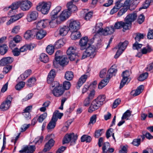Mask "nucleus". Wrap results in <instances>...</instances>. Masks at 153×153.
<instances>
[{
	"mask_svg": "<svg viewBox=\"0 0 153 153\" xmlns=\"http://www.w3.org/2000/svg\"><path fill=\"white\" fill-rule=\"evenodd\" d=\"M54 143L55 141L53 139H50L45 145L44 148L43 150V151L46 152L49 151L53 146Z\"/></svg>",
	"mask_w": 153,
	"mask_h": 153,
	"instance_id": "4be33fe9",
	"label": "nucleus"
},
{
	"mask_svg": "<svg viewBox=\"0 0 153 153\" xmlns=\"http://www.w3.org/2000/svg\"><path fill=\"white\" fill-rule=\"evenodd\" d=\"M64 44L63 40L59 39L55 43L54 46L55 48L58 49L62 47Z\"/></svg>",
	"mask_w": 153,
	"mask_h": 153,
	"instance_id": "e433bc0d",
	"label": "nucleus"
},
{
	"mask_svg": "<svg viewBox=\"0 0 153 153\" xmlns=\"http://www.w3.org/2000/svg\"><path fill=\"white\" fill-rule=\"evenodd\" d=\"M52 91L53 94L55 96L59 97L63 94L64 90L62 85H60L59 86L54 88Z\"/></svg>",
	"mask_w": 153,
	"mask_h": 153,
	"instance_id": "9b49d317",
	"label": "nucleus"
},
{
	"mask_svg": "<svg viewBox=\"0 0 153 153\" xmlns=\"http://www.w3.org/2000/svg\"><path fill=\"white\" fill-rule=\"evenodd\" d=\"M54 46L49 45L46 48V51L49 54L51 55L54 52Z\"/></svg>",
	"mask_w": 153,
	"mask_h": 153,
	"instance_id": "5fc2aeb1",
	"label": "nucleus"
},
{
	"mask_svg": "<svg viewBox=\"0 0 153 153\" xmlns=\"http://www.w3.org/2000/svg\"><path fill=\"white\" fill-rule=\"evenodd\" d=\"M86 51L91 58H94L96 54V47L91 45L89 46L86 49Z\"/></svg>",
	"mask_w": 153,
	"mask_h": 153,
	"instance_id": "412c9836",
	"label": "nucleus"
},
{
	"mask_svg": "<svg viewBox=\"0 0 153 153\" xmlns=\"http://www.w3.org/2000/svg\"><path fill=\"white\" fill-rule=\"evenodd\" d=\"M71 37L73 39L76 40L79 39L81 36V35L79 32L77 31H71Z\"/></svg>",
	"mask_w": 153,
	"mask_h": 153,
	"instance_id": "7c9ffc66",
	"label": "nucleus"
},
{
	"mask_svg": "<svg viewBox=\"0 0 153 153\" xmlns=\"http://www.w3.org/2000/svg\"><path fill=\"white\" fill-rule=\"evenodd\" d=\"M148 74L147 72H145L140 74L138 78L139 81H142L145 79L148 76Z\"/></svg>",
	"mask_w": 153,
	"mask_h": 153,
	"instance_id": "09e8293b",
	"label": "nucleus"
},
{
	"mask_svg": "<svg viewBox=\"0 0 153 153\" xmlns=\"http://www.w3.org/2000/svg\"><path fill=\"white\" fill-rule=\"evenodd\" d=\"M68 58L71 61H74L75 60H77V62L78 61V57L79 55L76 53L71 54V55H68Z\"/></svg>",
	"mask_w": 153,
	"mask_h": 153,
	"instance_id": "3c124183",
	"label": "nucleus"
},
{
	"mask_svg": "<svg viewBox=\"0 0 153 153\" xmlns=\"http://www.w3.org/2000/svg\"><path fill=\"white\" fill-rule=\"evenodd\" d=\"M114 66H112L108 71V74L107 75L106 78L101 80L98 85V87L100 89H102L109 82V79L113 76H115L117 72L116 68H114Z\"/></svg>",
	"mask_w": 153,
	"mask_h": 153,
	"instance_id": "f03ea898",
	"label": "nucleus"
},
{
	"mask_svg": "<svg viewBox=\"0 0 153 153\" xmlns=\"http://www.w3.org/2000/svg\"><path fill=\"white\" fill-rule=\"evenodd\" d=\"M115 30V29L113 26L107 27L105 28L102 34L104 35H107L113 33Z\"/></svg>",
	"mask_w": 153,
	"mask_h": 153,
	"instance_id": "a878e982",
	"label": "nucleus"
},
{
	"mask_svg": "<svg viewBox=\"0 0 153 153\" xmlns=\"http://www.w3.org/2000/svg\"><path fill=\"white\" fill-rule=\"evenodd\" d=\"M133 0H126L123 4L124 7H127L129 8L130 6L132 4H133Z\"/></svg>",
	"mask_w": 153,
	"mask_h": 153,
	"instance_id": "69168bd1",
	"label": "nucleus"
},
{
	"mask_svg": "<svg viewBox=\"0 0 153 153\" xmlns=\"http://www.w3.org/2000/svg\"><path fill=\"white\" fill-rule=\"evenodd\" d=\"M8 48L7 45L3 44L0 45V54L4 55L7 52Z\"/></svg>",
	"mask_w": 153,
	"mask_h": 153,
	"instance_id": "2f4dec72",
	"label": "nucleus"
},
{
	"mask_svg": "<svg viewBox=\"0 0 153 153\" xmlns=\"http://www.w3.org/2000/svg\"><path fill=\"white\" fill-rule=\"evenodd\" d=\"M36 81L35 78L31 77L28 80L27 82V85L28 87H31L35 85Z\"/></svg>",
	"mask_w": 153,
	"mask_h": 153,
	"instance_id": "58836bf2",
	"label": "nucleus"
},
{
	"mask_svg": "<svg viewBox=\"0 0 153 153\" xmlns=\"http://www.w3.org/2000/svg\"><path fill=\"white\" fill-rule=\"evenodd\" d=\"M130 75V73L129 71L126 70L123 72L121 75L123 78L120 83L119 87L120 89L122 88L128 82Z\"/></svg>",
	"mask_w": 153,
	"mask_h": 153,
	"instance_id": "39448f33",
	"label": "nucleus"
},
{
	"mask_svg": "<svg viewBox=\"0 0 153 153\" xmlns=\"http://www.w3.org/2000/svg\"><path fill=\"white\" fill-rule=\"evenodd\" d=\"M128 43V42L127 41H125L123 42H120L117 46H116L113 50L115 51L116 49H118V50L123 52L126 48Z\"/></svg>",
	"mask_w": 153,
	"mask_h": 153,
	"instance_id": "2eb2a0df",
	"label": "nucleus"
},
{
	"mask_svg": "<svg viewBox=\"0 0 153 153\" xmlns=\"http://www.w3.org/2000/svg\"><path fill=\"white\" fill-rule=\"evenodd\" d=\"M136 34V37L135 38L136 42H139L141 39H143L144 36H146V34L139 33H137Z\"/></svg>",
	"mask_w": 153,
	"mask_h": 153,
	"instance_id": "37998d69",
	"label": "nucleus"
},
{
	"mask_svg": "<svg viewBox=\"0 0 153 153\" xmlns=\"http://www.w3.org/2000/svg\"><path fill=\"white\" fill-rule=\"evenodd\" d=\"M138 42H135L133 45V48L134 49L138 50L142 46V44L138 43Z\"/></svg>",
	"mask_w": 153,
	"mask_h": 153,
	"instance_id": "338daca9",
	"label": "nucleus"
},
{
	"mask_svg": "<svg viewBox=\"0 0 153 153\" xmlns=\"http://www.w3.org/2000/svg\"><path fill=\"white\" fill-rule=\"evenodd\" d=\"M80 23L78 21L71 20L69 22V30L70 31H77L80 27Z\"/></svg>",
	"mask_w": 153,
	"mask_h": 153,
	"instance_id": "423d86ee",
	"label": "nucleus"
},
{
	"mask_svg": "<svg viewBox=\"0 0 153 153\" xmlns=\"http://www.w3.org/2000/svg\"><path fill=\"white\" fill-rule=\"evenodd\" d=\"M62 55V52L60 51H57L55 53V59L58 60L59 58L63 56Z\"/></svg>",
	"mask_w": 153,
	"mask_h": 153,
	"instance_id": "052dcab7",
	"label": "nucleus"
},
{
	"mask_svg": "<svg viewBox=\"0 0 153 153\" xmlns=\"http://www.w3.org/2000/svg\"><path fill=\"white\" fill-rule=\"evenodd\" d=\"M10 106V104L5 101L3 102L0 106V108L2 111H4L8 110Z\"/></svg>",
	"mask_w": 153,
	"mask_h": 153,
	"instance_id": "473e14b6",
	"label": "nucleus"
},
{
	"mask_svg": "<svg viewBox=\"0 0 153 153\" xmlns=\"http://www.w3.org/2000/svg\"><path fill=\"white\" fill-rule=\"evenodd\" d=\"M59 34L62 36L66 35L69 30V29L68 26H65L59 27Z\"/></svg>",
	"mask_w": 153,
	"mask_h": 153,
	"instance_id": "bb28decb",
	"label": "nucleus"
},
{
	"mask_svg": "<svg viewBox=\"0 0 153 153\" xmlns=\"http://www.w3.org/2000/svg\"><path fill=\"white\" fill-rule=\"evenodd\" d=\"M102 25L103 24L102 22H99L96 24L95 30L97 33H101L102 34L104 30L102 27Z\"/></svg>",
	"mask_w": 153,
	"mask_h": 153,
	"instance_id": "72a5a7b5",
	"label": "nucleus"
},
{
	"mask_svg": "<svg viewBox=\"0 0 153 153\" xmlns=\"http://www.w3.org/2000/svg\"><path fill=\"white\" fill-rule=\"evenodd\" d=\"M19 6L20 7V1L13 3L9 7V8H12L14 10L17 9Z\"/></svg>",
	"mask_w": 153,
	"mask_h": 153,
	"instance_id": "bf43d9fd",
	"label": "nucleus"
},
{
	"mask_svg": "<svg viewBox=\"0 0 153 153\" xmlns=\"http://www.w3.org/2000/svg\"><path fill=\"white\" fill-rule=\"evenodd\" d=\"M35 36L34 28L31 30H28L25 33L24 38L27 40L33 39Z\"/></svg>",
	"mask_w": 153,
	"mask_h": 153,
	"instance_id": "f3484780",
	"label": "nucleus"
},
{
	"mask_svg": "<svg viewBox=\"0 0 153 153\" xmlns=\"http://www.w3.org/2000/svg\"><path fill=\"white\" fill-rule=\"evenodd\" d=\"M104 132L103 129H100L96 130L95 132L94 137L96 138H98Z\"/></svg>",
	"mask_w": 153,
	"mask_h": 153,
	"instance_id": "6e6d98bb",
	"label": "nucleus"
},
{
	"mask_svg": "<svg viewBox=\"0 0 153 153\" xmlns=\"http://www.w3.org/2000/svg\"><path fill=\"white\" fill-rule=\"evenodd\" d=\"M88 41V38L86 36L82 38L80 40L79 44L81 50H83L86 48V46L87 45Z\"/></svg>",
	"mask_w": 153,
	"mask_h": 153,
	"instance_id": "b1692460",
	"label": "nucleus"
},
{
	"mask_svg": "<svg viewBox=\"0 0 153 153\" xmlns=\"http://www.w3.org/2000/svg\"><path fill=\"white\" fill-rule=\"evenodd\" d=\"M32 71L31 70H28L20 75V77L23 80H25L27 78L31 73Z\"/></svg>",
	"mask_w": 153,
	"mask_h": 153,
	"instance_id": "ea45409f",
	"label": "nucleus"
},
{
	"mask_svg": "<svg viewBox=\"0 0 153 153\" xmlns=\"http://www.w3.org/2000/svg\"><path fill=\"white\" fill-rule=\"evenodd\" d=\"M39 59L40 60L45 63H46L48 62L49 58L46 54L42 53L40 55Z\"/></svg>",
	"mask_w": 153,
	"mask_h": 153,
	"instance_id": "a19ab883",
	"label": "nucleus"
},
{
	"mask_svg": "<svg viewBox=\"0 0 153 153\" xmlns=\"http://www.w3.org/2000/svg\"><path fill=\"white\" fill-rule=\"evenodd\" d=\"M25 85V83L24 82H20L15 86V88L17 90H20L23 88Z\"/></svg>",
	"mask_w": 153,
	"mask_h": 153,
	"instance_id": "864d4df0",
	"label": "nucleus"
},
{
	"mask_svg": "<svg viewBox=\"0 0 153 153\" xmlns=\"http://www.w3.org/2000/svg\"><path fill=\"white\" fill-rule=\"evenodd\" d=\"M49 20L48 19L41 20L38 22L36 28L42 29L45 28L49 24Z\"/></svg>",
	"mask_w": 153,
	"mask_h": 153,
	"instance_id": "dca6fc26",
	"label": "nucleus"
},
{
	"mask_svg": "<svg viewBox=\"0 0 153 153\" xmlns=\"http://www.w3.org/2000/svg\"><path fill=\"white\" fill-rule=\"evenodd\" d=\"M152 51L151 47L148 45L141 49V53L143 54L150 52Z\"/></svg>",
	"mask_w": 153,
	"mask_h": 153,
	"instance_id": "4c0bfd02",
	"label": "nucleus"
},
{
	"mask_svg": "<svg viewBox=\"0 0 153 153\" xmlns=\"http://www.w3.org/2000/svg\"><path fill=\"white\" fill-rule=\"evenodd\" d=\"M51 5V3L50 2H43L39 4L36 7V9L38 11H40L42 14H46L49 12Z\"/></svg>",
	"mask_w": 153,
	"mask_h": 153,
	"instance_id": "7ed1b4c3",
	"label": "nucleus"
},
{
	"mask_svg": "<svg viewBox=\"0 0 153 153\" xmlns=\"http://www.w3.org/2000/svg\"><path fill=\"white\" fill-rule=\"evenodd\" d=\"M10 17H11V18L7 23V25H10V24L18 20V18H17V17H16L15 15H13Z\"/></svg>",
	"mask_w": 153,
	"mask_h": 153,
	"instance_id": "13d9d810",
	"label": "nucleus"
},
{
	"mask_svg": "<svg viewBox=\"0 0 153 153\" xmlns=\"http://www.w3.org/2000/svg\"><path fill=\"white\" fill-rule=\"evenodd\" d=\"M67 6L68 8L67 10L68 12H70L71 14L72 12L75 11L77 10L76 6L73 4L72 1L68 2L67 4Z\"/></svg>",
	"mask_w": 153,
	"mask_h": 153,
	"instance_id": "5701e85b",
	"label": "nucleus"
},
{
	"mask_svg": "<svg viewBox=\"0 0 153 153\" xmlns=\"http://www.w3.org/2000/svg\"><path fill=\"white\" fill-rule=\"evenodd\" d=\"M56 75L55 71L54 69L51 70L48 75L47 78V82L48 83H50L53 80V78Z\"/></svg>",
	"mask_w": 153,
	"mask_h": 153,
	"instance_id": "cd10ccee",
	"label": "nucleus"
},
{
	"mask_svg": "<svg viewBox=\"0 0 153 153\" xmlns=\"http://www.w3.org/2000/svg\"><path fill=\"white\" fill-rule=\"evenodd\" d=\"M147 37L148 39H153V30L150 28L149 29V32L147 35Z\"/></svg>",
	"mask_w": 153,
	"mask_h": 153,
	"instance_id": "774afa93",
	"label": "nucleus"
},
{
	"mask_svg": "<svg viewBox=\"0 0 153 153\" xmlns=\"http://www.w3.org/2000/svg\"><path fill=\"white\" fill-rule=\"evenodd\" d=\"M38 16V12L36 11H33L30 12L27 16V21L30 22L35 20Z\"/></svg>",
	"mask_w": 153,
	"mask_h": 153,
	"instance_id": "aec40b11",
	"label": "nucleus"
},
{
	"mask_svg": "<svg viewBox=\"0 0 153 153\" xmlns=\"http://www.w3.org/2000/svg\"><path fill=\"white\" fill-rule=\"evenodd\" d=\"M78 136L77 135H75L74 133L71 134H67L64 137L63 140V144L69 143L71 141V144H74L75 143L77 139Z\"/></svg>",
	"mask_w": 153,
	"mask_h": 153,
	"instance_id": "20e7f679",
	"label": "nucleus"
},
{
	"mask_svg": "<svg viewBox=\"0 0 153 153\" xmlns=\"http://www.w3.org/2000/svg\"><path fill=\"white\" fill-rule=\"evenodd\" d=\"M91 140V137L87 135H84L82 136L81 138V141L82 142L85 141L87 143L90 142Z\"/></svg>",
	"mask_w": 153,
	"mask_h": 153,
	"instance_id": "79ce46f5",
	"label": "nucleus"
},
{
	"mask_svg": "<svg viewBox=\"0 0 153 153\" xmlns=\"http://www.w3.org/2000/svg\"><path fill=\"white\" fill-rule=\"evenodd\" d=\"M87 78V75L84 74L82 75L79 79L77 82L76 88L77 89H79L80 87L85 82Z\"/></svg>",
	"mask_w": 153,
	"mask_h": 153,
	"instance_id": "393cba45",
	"label": "nucleus"
},
{
	"mask_svg": "<svg viewBox=\"0 0 153 153\" xmlns=\"http://www.w3.org/2000/svg\"><path fill=\"white\" fill-rule=\"evenodd\" d=\"M76 47H71L69 48L67 51V55H71V54L76 53Z\"/></svg>",
	"mask_w": 153,
	"mask_h": 153,
	"instance_id": "de8ad7c7",
	"label": "nucleus"
},
{
	"mask_svg": "<svg viewBox=\"0 0 153 153\" xmlns=\"http://www.w3.org/2000/svg\"><path fill=\"white\" fill-rule=\"evenodd\" d=\"M132 111L129 110H127L123 114L121 119L123 120L125 119L127 117H129L131 116Z\"/></svg>",
	"mask_w": 153,
	"mask_h": 153,
	"instance_id": "8fccbe9b",
	"label": "nucleus"
},
{
	"mask_svg": "<svg viewBox=\"0 0 153 153\" xmlns=\"http://www.w3.org/2000/svg\"><path fill=\"white\" fill-rule=\"evenodd\" d=\"M36 149L35 146H30L25 147L23 149L19 151L20 153H33Z\"/></svg>",
	"mask_w": 153,
	"mask_h": 153,
	"instance_id": "a211bd4d",
	"label": "nucleus"
},
{
	"mask_svg": "<svg viewBox=\"0 0 153 153\" xmlns=\"http://www.w3.org/2000/svg\"><path fill=\"white\" fill-rule=\"evenodd\" d=\"M13 61V59L10 57H7L2 58L0 60V66H4L8 64L11 63Z\"/></svg>",
	"mask_w": 153,
	"mask_h": 153,
	"instance_id": "ddd939ff",
	"label": "nucleus"
},
{
	"mask_svg": "<svg viewBox=\"0 0 153 153\" xmlns=\"http://www.w3.org/2000/svg\"><path fill=\"white\" fill-rule=\"evenodd\" d=\"M151 2V0H146L143 4L142 7L140 8L139 10H140L142 9H146L149 7Z\"/></svg>",
	"mask_w": 153,
	"mask_h": 153,
	"instance_id": "4d7b16f0",
	"label": "nucleus"
},
{
	"mask_svg": "<svg viewBox=\"0 0 153 153\" xmlns=\"http://www.w3.org/2000/svg\"><path fill=\"white\" fill-rule=\"evenodd\" d=\"M137 16L136 13L130 14L125 18V22L121 21L116 22L114 25V27L117 29L123 28V31H125L131 28L132 22L136 19Z\"/></svg>",
	"mask_w": 153,
	"mask_h": 153,
	"instance_id": "f257e3e1",
	"label": "nucleus"
},
{
	"mask_svg": "<svg viewBox=\"0 0 153 153\" xmlns=\"http://www.w3.org/2000/svg\"><path fill=\"white\" fill-rule=\"evenodd\" d=\"M70 12H68L67 10H64L59 16V19L61 22H63L66 20L70 16Z\"/></svg>",
	"mask_w": 153,
	"mask_h": 153,
	"instance_id": "4468645a",
	"label": "nucleus"
},
{
	"mask_svg": "<svg viewBox=\"0 0 153 153\" xmlns=\"http://www.w3.org/2000/svg\"><path fill=\"white\" fill-rule=\"evenodd\" d=\"M105 99V96L104 95H99L95 99L102 105L104 103V102Z\"/></svg>",
	"mask_w": 153,
	"mask_h": 153,
	"instance_id": "c9c22d12",
	"label": "nucleus"
},
{
	"mask_svg": "<svg viewBox=\"0 0 153 153\" xmlns=\"http://www.w3.org/2000/svg\"><path fill=\"white\" fill-rule=\"evenodd\" d=\"M102 105L98 102L95 99L91 102L88 111L92 113L94 111L98 109Z\"/></svg>",
	"mask_w": 153,
	"mask_h": 153,
	"instance_id": "1a4fd4ad",
	"label": "nucleus"
},
{
	"mask_svg": "<svg viewBox=\"0 0 153 153\" xmlns=\"http://www.w3.org/2000/svg\"><path fill=\"white\" fill-rule=\"evenodd\" d=\"M56 120L54 117H52L51 121L48 124L47 128L48 130L54 128L56 126Z\"/></svg>",
	"mask_w": 153,
	"mask_h": 153,
	"instance_id": "c756f323",
	"label": "nucleus"
},
{
	"mask_svg": "<svg viewBox=\"0 0 153 153\" xmlns=\"http://www.w3.org/2000/svg\"><path fill=\"white\" fill-rule=\"evenodd\" d=\"M102 105L98 102L95 99L91 102L88 111L92 113L94 111L98 109Z\"/></svg>",
	"mask_w": 153,
	"mask_h": 153,
	"instance_id": "6e6552de",
	"label": "nucleus"
},
{
	"mask_svg": "<svg viewBox=\"0 0 153 153\" xmlns=\"http://www.w3.org/2000/svg\"><path fill=\"white\" fill-rule=\"evenodd\" d=\"M93 14V12L91 11L86 13L85 15V19L87 21L89 20L92 18Z\"/></svg>",
	"mask_w": 153,
	"mask_h": 153,
	"instance_id": "e2e57ef3",
	"label": "nucleus"
},
{
	"mask_svg": "<svg viewBox=\"0 0 153 153\" xmlns=\"http://www.w3.org/2000/svg\"><path fill=\"white\" fill-rule=\"evenodd\" d=\"M144 89V86L143 85H140L139 86L136 90L135 93L133 94L134 96H136L139 95L142 92Z\"/></svg>",
	"mask_w": 153,
	"mask_h": 153,
	"instance_id": "c03bdc74",
	"label": "nucleus"
},
{
	"mask_svg": "<svg viewBox=\"0 0 153 153\" xmlns=\"http://www.w3.org/2000/svg\"><path fill=\"white\" fill-rule=\"evenodd\" d=\"M65 79L68 80H72L74 77V74L72 71H67L66 72L65 76Z\"/></svg>",
	"mask_w": 153,
	"mask_h": 153,
	"instance_id": "a18cd8bd",
	"label": "nucleus"
},
{
	"mask_svg": "<svg viewBox=\"0 0 153 153\" xmlns=\"http://www.w3.org/2000/svg\"><path fill=\"white\" fill-rule=\"evenodd\" d=\"M35 36L38 39H41L43 38L46 35V32L45 30L42 29L38 28H34Z\"/></svg>",
	"mask_w": 153,
	"mask_h": 153,
	"instance_id": "9d476101",
	"label": "nucleus"
},
{
	"mask_svg": "<svg viewBox=\"0 0 153 153\" xmlns=\"http://www.w3.org/2000/svg\"><path fill=\"white\" fill-rule=\"evenodd\" d=\"M63 115V113H59L58 111H56L54 112L52 117H54V118H55L56 120V121H57V118L59 119H61Z\"/></svg>",
	"mask_w": 153,
	"mask_h": 153,
	"instance_id": "603ef678",
	"label": "nucleus"
},
{
	"mask_svg": "<svg viewBox=\"0 0 153 153\" xmlns=\"http://www.w3.org/2000/svg\"><path fill=\"white\" fill-rule=\"evenodd\" d=\"M71 86L70 82L69 81H65L63 83V88L65 90L69 89Z\"/></svg>",
	"mask_w": 153,
	"mask_h": 153,
	"instance_id": "680f3d73",
	"label": "nucleus"
},
{
	"mask_svg": "<svg viewBox=\"0 0 153 153\" xmlns=\"http://www.w3.org/2000/svg\"><path fill=\"white\" fill-rule=\"evenodd\" d=\"M51 20L49 21V25L51 27H53L56 25L59 24L60 23L59 18L56 19L57 17V14L54 13H53L52 11L51 13Z\"/></svg>",
	"mask_w": 153,
	"mask_h": 153,
	"instance_id": "0eeeda50",
	"label": "nucleus"
},
{
	"mask_svg": "<svg viewBox=\"0 0 153 153\" xmlns=\"http://www.w3.org/2000/svg\"><path fill=\"white\" fill-rule=\"evenodd\" d=\"M31 3L28 1H20V7L23 11L29 10L31 7Z\"/></svg>",
	"mask_w": 153,
	"mask_h": 153,
	"instance_id": "f8f14e48",
	"label": "nucleus"
},
{
	"mask_svg": "<svg viewBox=\"0 0 153 153\" xmlns=\"http://www.w3.org/2000/svg\"><path fill=\"white\" fill-rule=\"evenodd\" d=\"M47 114L46 112H45L42 114L40 115L38 118H37V121L40 123H42L44 120L46 118Z\"/></svg>",
	"mask_w": 153,
	"mask_h": 153,
	"instance_id": "49530a36",
	"label": "nucleus"
},
{
	"mask_svg": "<svg viewBox=\"0 0 153 153\" xmlns=\"http://www.w3.org/2000/svg\"><path fill=\"white\" fill-rule=\"evenodd\" d=\"M121 0H118L116 2L115 6L110 11V13L111 14H113L116 12L122 7H123V4L121 3Z\"/></svg>",
	"mask_w": 153,
	"mask_h": 153,
	"instance_id": "6ab92c4d",
	"label": "nucleus"
},
{
	"mask_svg": "<svg viewBox=\"0 0 153 153\" xmlns=\"http://www.w3.org/2000/svg\"><path fill=\"white\" fill-rule=\"evenodd\" d=\"M43 136H39L35 138L34 142L36 143H38L39 144L41 143L43 140Z\"/></svg>",
	"mask_w": 153,
	"mask_h": 153,
	"instance_id": "0e129e2a",
	"label": "nucleus"
},
{
	"mask_svg": "<svg viewBox=\"0 0 153 153\" xmlns=\"http://www.w3.org/2000/svg\"><path fill=\"white\" fill-rule=\"evenodd\" d=\"M33 48V46L31 45H24L21 47L19 49L20 52H23L26 51L27 50H31Z\"/></svg>",
	"mask_w": 153,
	"mask_h": 153,
	"instance_id": "f704fd0d",
	"label": "nucleus"
},
{
	"mask_svg": "<svg viewBox=\"0 0 153 153\" xmlns=\"http://www.w3.org/2000/svg\"><path fill=\"white\" fill-rule=\"evenodd\" d=\"M59 65L62 66L67 65L68 62V59L65 56L63 55V56L59 58Z\"/></svg>",
	"mask_w": 153,
	"mask_h": 153,
	"instance_id": "c85d7f7f",
	"label": "nucleus"
}]
</instances>
